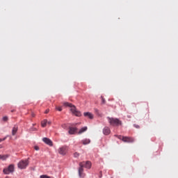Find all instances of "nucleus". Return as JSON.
Segmentation results:
<instances>
[{
	"label": "nucleus",
	"instance_id": "obj_18",
	"mask_svg": "<svg viewBox=\"0 0 178 178\" xmlns=\"http://www.w3.org/2000/svg\"><path fill=\"white\" fill-rule=\"evenodd\" d=\"M102 98V104H106V100H105V98H104L102 96L101 97Z\"/></svg>",
	"mask_w": 178,
	"mask_h": 178
},
{
	"label": "nucleus",
	"instance_id": "obj_29",
	"mask_svg": "<svg viewBox=\"0 0 178 178\" xmlns=\"http://www.w3.org/2000/svg\"><path fill=\"white\" fill-rule=\"evenodd\" d=\"M5 178H9V177H8V176H6Z\"/></svg>",
	"mask_w": 178,
	"mask_h": 178
},
{
	"label": "nucleus",
	"instance_id": "obj_28",
	"mask_svg": "<svg viewBox=\"0 0 178 178\" xmlns=\"http://www.w3.org/2000/svg\"><path fill=\"white\" fill-rule=\"evenodd\" d=\"M3 140H5V138L4 139H0V143H1V141H3Z\"/></svg>",
	"mask_w": 178,
	"mask_h": 178
},
{
	"label": "nucleus",
	"instance_id": "obj_8",
	"mask_svg": "<svg viewBox=\"0 0 178 178\" xmlns=\"http://www.w3.org/2000/svg\"><path fill=\"white\" fill-rule=\"evenodd\" d=\"M42 141L45 143V144H47V145L52 146V140H51L48 138H43Z\"/></svg>",
	"mask_w": 178,
	"mask_h": 178
},
{
	"label": "nucleus",
	"instance_id": "obj_13",
	"mask_svg": "<svg viewBox=\"0 0 178 178\" xmlns=\"http://www.w3.org/2000/svg\"><path fill=\"white\" fill-rule=\"evenodd\" d=\"M8 158H9V155L8 154H5V155L0 154V159H1V161H6V159H8Z\"/></svg>",
	"mask_w": 178,
	"mask_h": 178
},
{
	"label": "nucleus",
	"instance_id": "obj_21",
	"mask_svg": "<svg viewBox=\"0 0 178 178\" xmlns=\"http://www.w3.org/2000/svg\"><path fill=\"white\" fill-rule=\"evenodd\" d=\"M40 178H51V177H49L48 175H41Z\"/></svg>",
	"mask_w": 178,
	"mask_h": 178
},
{
	"label": "nucleus",
	"instance_id": "obj_6",
	"mask_svg": "<svg viewBox=\"0 0 178 178\" xmlns=\"http://www.w3.org/2000/svg\"><path fill=\"white\" fill-rule=\"evenodd\" d=\"M66 152H67V147L66 146H63L58 149V153L60 154V155H66Z\"/></svg>",
	"mask_w": 178,
	"mask_h": 178
},
{
	"label": "nucleus",
	"instance_id": "obj_24",
	"mask_svg": "<svg viewBox=\"0 0 178 178\" xmlns=\"http://www.w3.org/2000/svg\"><path fill=\"white\" fill-rule=\"evenodd\" d=\"M134 127H136V129H140V125L138 124H134Z\"/></svg>",
	"mask_w": 178,
	"mask_h": 178
},
{
	"label": "nucleus",
	"instance_id": "obj_3",
	"mask_svg": "<svg viewBox=\"0 0 178 178\" xmlns=\"http://www.w3.org/2000/svg\"><path fill=\"white\" fill-rule=\"evenodd\" d=\"M108 123L111 126H119L120 124H122V121L119 120L118 118H108Z\"/></svg>",
	"mask_w": 178,
	"mask_h": 178
},
{
	"label": "nucleus",
	"instance_id": "obj_25",
	"mask_svg": "<svg viewBox=\"0 0 178 178\" xmlns=\"http://www.w3.org/2000/svg\"><path fill=\"white\" fill-rule=\"evenodd\" d=\"M44 113H49V109H47L44 112Z\"/></svg>",
	"mask_w": 178,
	"mask_h": 178
},
{
	"label": "nucleus",
	"instance_id": "obj_9",
	"mask_svg": "<svg viewBox=\"0 0 178 178\" xmlns=\"http://www.w3.org/2000/svg\"><path fill=\"white\" fill-rule=\"evenodd\" d=\"M69 134H74L77 133V128L76 127H70L68 131Z\"/></svg>",
	"mask_w": 178,
	"mask_h": 178
},
{
	"label": "nucleus",
	"instance_id": "obj_4",
	"mask_svg": "<svg viewBox=\"0 0 178 178\" xmlns=\"http://www.w3.org/2000/svg\"><path fill=\"white\" fill-rule=\"evenodd\" d=\"M19 169H26L27 166H29V161L28 160H22L17 164Z\"/></svg>",
	"mask_w": 178,
	"mask_h": 178
},
{
	"label": "nucleus",
	"instance_id": "obj_7",
	"mask_svg": "<svg viewBox=\"0 0 178 178\" xmlns=\"http://www.w3.org/2000/svg\"><path fill=\"white\" fill-rule=\"evenodd\" d=\"M103 134L105 136H108V134H111V129L109 127H106L103 129Z\"/></svg>",
	"mask_w": 178,
	"mask_h": 178
},
{
	"label": "nucleus",
	"instance_id": "obj_15",
	"mask_svg": "<svg viewBox=\"0 0 178 178\" xmlns=\"http://www.w3.org/2000/svg\"><path fill=\"white\" fill-rule=\"evenodd\" d=\"M90 143H91L90 139H84L82 140V144H83V145H87V144H90Z\"/></svg>",
	"mask_w": 178,
	"mask_h": 178
},
{
	"label": "nucleus",
	"instance_id": "obj_12",
	"mask_svg": "<svg viewBox=\"0 0 178 178\" xmlns=\"http://www.w3.org/2000/svg\"><path fill=\"white\" fill-rule=\"evenodd\" d=\"M87 127H82L79 131H78V134H83V133H84L85 131H87Z\"/></svg>",
	"mask_w": 178,
	"mask_h": 178
},
{
	"label": "nucleus",
	"instance_id": "obj_14",
	"mask_svg": "<svg viewBox=\"0 0 178 178\" xmlns=\"http://www.w3.org/2000/svg\"><path fill=\"white\" fill-rule=\"evenodd\" d=\"M8 168L9 169L10 172L13 173L15 171V165L13 164H10Z\"/></svg>",
	"mask_w": 178,
	"mask_h": 178
},
{
	"label": "nucleus",
	"instance_id": "obj_2",
	"mask_svg": "<svg viewBox=\"0 0 178 178\" xmlns=\"http://www.w3.org/2000/svg\"><path fill=\"white\" fill-rule=\"evenodd\" d=\"M64 106H69L71 108L70 111L72 112L73 115H75V116H81V113L80 111H78L77 109H76V106H74L73 104L69 103V102H64L63 103Z\"/></svg>",
	"mask_w": 178,
	"mask_h": 178
},
{
	"label": "nucleus",
	"instance_id": "obj_19",
	"mask_svg": "<svg viewBox=\"0 0 178 178\" xmlns=\"http://www.w3.org/2000/svg\"><path fill=\"white\" fill-rule=\"evenodd\" d=\"M56 111H58L59 112H62V107H56Z\"/></svg>",
	"mask_w": 178,
	"mask_h": 178
},
{
	"label": "nucleus",
	"instance_id": "obj_23",
	"mask_svg": "<svg viewBox=\"0 0 178 178\" xmlns=\"http://www.w3.org/2000/svg\"><path fill=\"white\" fill-rule=\"evenodd\" d=\"M31 131H37V128H31Z\"/></svg>",
	"mask_w": 178,
	"mask_h": 178
},
{
	"label": "nucleus",
	"instance_id": "obj_5",
	"mask_svg": "<svg viewBox=\"0 0 178 178\" xmlns=\"http://www.w3.org/2000/svg\"><path fill=\"white\" fill-rule=\"evenodd\" d=\"M119 138H122V141H124V143H134V138L131 137L120 136Z\"/></svg>",
	"mask_w": 178,
	"mask_h": 178
},
{
	"label": "nucleus",
	"instance_id": "obj_1",
	"mask_svg": "<svg viewBox=\"0 0 178 178\" xmlns=\"http://www.w3.org/2000/svg\"><path fill=\"white\" fill-rule=\"evenodd\" d=\"M79 175L81 177H84L86 175L83 173L84 169L83 168H86V169H90L91 168V161H82L79 163Z\"/></svg>",
	"mask_w": 178,
	"mask_h": 178
},
{
	"label": "nucleus",
	"instance_id": "obj_16",
	"mask_svg": "<svg viewBox=\"0 0 178 178\" xmlns=\"http://www.w3.org/2000/svg\"><path fill=\"white\" fill-rule=\"evenodd\" d=\"M3 172L4 173V175H9V173H11L8 168H4Z\"/></svg>",
	"mask_w": 178,
	"mask_h": 178
},
{
	"label": "nucleus",
	"instance_id": "obj_10",
	"mask_svg": "<svg viewBox=\"0 0 178 178\" xmlns=\"http://www.w3.org/2000/svg\"><path fill=\"white\" fill-rule=\"evenodd\" d=\"M83 116L88 118L89 119H94V115L90 112H86L83 113Z\"/></svg>",
	"mask_w": 178,
	"mask_h": 178
},
{
	"label": "nucleus",
	"instance_id": "obj_27",
	"mask_svg": "<svg viewBox=\"0 0 178 178\" xmlns=\"http://www.w3.org/2000/svg\"><path fill=\"white\" fill-rule=\"evenodd\" d=\"M47 123H48V124H51V121H49V122L47 121Z\"/></svg>",
	"mask_w": 178,
	"mask_h": 178
},
{
	"label": "nucleus",
	"instance_id": "obj_17",
	"mask_svg": "<svg viewBox=\"0 0 178 178\" xmlns=\"http://www.w3.org/2000/svg\"><path fill=\"white\" fill-rule=\"evenodd\" d=\"M47 123H48V120H44L43 121H42V123H41L42 127H45Z\"/></svg>",
	"mask_w": 178,
	"mask_h": 178
},
{
	"label": "nucleus",
	"instance_id": "obj_20",
	"mask_svg": "<svg viewBox=\"0 0 178 178\" xmlns=\"http://www.w3.org/2000/svg\"><path fill=\"white\" fill-rule=\"evenodd\" d=\"M8 116H4V117L3 118V122H8Z\"/></svg>",
	"mask_w": 178,
	"mask_h": 178
},
{
	"label": "nucleus",
	"instance_id": "obj_30",
	"mask_svg": "<svg viewBox=\"0 0 178 178\" xmlns=\"http://www.w3.org/2000/svg\"><path fill=\"white\" fill-rule=\"evenodd\" d=\"M11 112H15V111H14V110H13V111H11Z\"/></svg>",
	"mask_w": 178,
	"mask_h": 178
},
{
	"label": "nucleus",
	"instance_id": "obj_26",
	"mask_svg": "<svg viewBox=\"0 0 178 178\" xmlns=\"http://www.w3.org/2000/svg\"><path fill=\"white\" fill-rule=\"evenodd\" d=\"M78 156H79V154H77V153H75V154H74V156H75V157H77Z\"/></svg>",
	"mask_w": 178,
	"mask_h": 178
},
{
	"label": "nucleus",
	"instance_id": "obj_22",
	"mask_svg": "<svg viewBox=\"0 0 178 178\" xmlns=\"http://www.w3.org/2000/svg\"><path fill=\"white\" fill-rule=\"evenodd\" d=\"M34 149H35V151H39L40 150V147L38 146H35L34 147Z\"/></svg>",
	"mask_w": 178,
	"mask_h": 178
},
{
	"label": "nucleus",
	"instance_id": "obj_11",
	"mask_svg": "<svg viewBox=\"0 0 178 178\" xmlns=\"http://www.w3.org/2000/svg\"><path fill=\"white\" fill-rule=\"evenodd\" d=\"M17 130H19V127H17V125H15L12 130V135L15 136L17 133Z\"/></svg>",
	"mask_w": 178,
	"mask_h": 178
}]
</instances>
